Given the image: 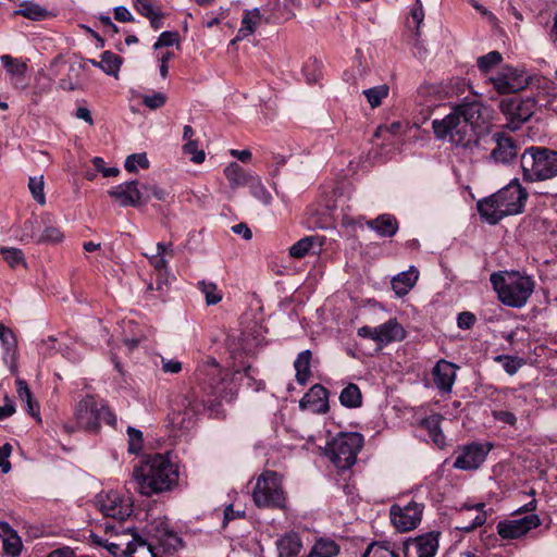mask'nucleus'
<instances>
[{"instance_id":"f257e3e1","label":"nucleus","mask_w":557,"mask_h":557,"mask_svg":"<svg viewBox=\"0 0 557 557\" xmlns=\"http://www.w3.org/2000/svg\"><path fill=\"white\" fill-rule=\"evenodd\" d=\"M486 107L473 100L456 106L444 119L432 122L437 139H448L457 148L470 149L479 144L475 127L485 121Z\"/></svg>"},{"instance_id":"f03ea898","label":"nucleus","mask_w":557,"mask_h":557,"mask_svg":"<svg viewBox=\"0 0 557 557\" xmlns=\"http://www.w3.org/2000/svg\"><path fill=\"white\" fill-rule=\"evenodd\" d=\"M134 488L144 496H151L171 490L178 480V470L168 455L146 456L133 469Z\"/></svg>"},{"instance_id":"7ed1b4c3","label":"nucleus","mask_w":557,"mask_h":557,"mask_svg":"<svg viewBox=\"0 0 557 557\" xmlns=\"http://www.w3.org/2000/svg\"><path fill=\"white\" fill-rule=\"evenodd\" d=\"M527 199L528 191L518 178H513L497 193L479 200L476 208L480 215L494 225L507 215L521 213Z\"/></svg>"},{"instance_id":"20e7f679","label":"nucleus","mask_w":557,"mask_h":557,"mask_svg":"<svg viewBox=\"0 0 557 557\" xmlns=\"http://www.w3.org/2000/svg\"><path fill=\"white\" fill-rule=\"evenodd\" d=\"M490 281L500 302L511 308L524 307L535 289L534 278L525 272L499 271Z\"/></svg>"},{"instance_id":"39448f33","label":"nucleus","mask_w":557,"mask_h":557,"mask_svg":"<svg viewBox=\"0 0 557 557\" xmlns=\"http://www.w3.org/2000/svg\"><path fill=\"white\" fill-rule=\"evenodd\" d=\"M525 182H540L557 176V151L545 147H529L521 156Z\"/></svg>"},{"instance_id":"423d86ee","label":"nucleus","mask_w":557,"mask_h":557,"mask_svg":"<svg viewBox=\"0 0 557 557\" xmlns=\"http://www.w3.org/2000/svg\"><path fill=\"white\" fill-rule=\"evenodd\" d=\"M363 446V436L360 433H341L327 445L332 462L338 469L350 468Z\"/></svg>"},{"instance_id":"0eeeda50","label":"nucleus","mask_w":557,"mask_h":557,"mask_svg":"<svg viewBox=\"0 0 557 557\" xmlns=\"http://www.w3.org/2000/svg\"><path fill=\"white\" fill-rule=\"evenodd\" d=\"M253 502L258 507L284 508L286 497L282 478L273 471L262 473L253 488Z\"/></svg>"},{"instance_id":"6e6552de","label":"nucleus","mask_w":557,"mask_h":557,"mask_svg":"<svg viewBox=\"0 0 557 557\" xmlns=\"http://www.w3.org/2000/svg\"><path fill=\"white\" fill-rule=\"evenodd\" d=\"M102 400L96 399L91 395H87L75 407L74 418L76 426H65L69 432L76 430H85L96 433L101 422Z\"/></svg>"},{"instance_id":"1a4fd4ad","label":"nucleus","mask_w":557,"mask_h":557,"mask_svg":"<svg viewBox=\"0 0 557 557\" xmlns=\"http://www.w3.org/2000/svg\"><path fill=\"white\" fill-rule=\"evenodd\" d=\"M210 400L200 397L196 391L185 395L180 408L169 416L174 430H189L195 423V417L200 413Z\"/></svg>"},{"instance_id":"9d476101","label":"nucleus","mask_w":557,"mask_h":557,"mask_svg":"<svg viewBox=\"0 0 557 557\" xmlns=\"http://www.w3.org/2000/svg\"><path fill=\"white\" fill-rule=\"evenodd\" d=\"M534 108L535 101L531 98L522 99L513 96L504 98L499 102V109L507 119L506 126L511 131L520 128L524 122L529 121L534 113Z\"/></svg>"},{"instance_id":"9b49d317","label":"nucleus","mask_w":557,"mask_h":557,"mask_svg":"<svg viewBox=\"0 0 557 557\" xmlns=\"http://www.w3.org/2000/svg\"><path fill=\"white\" fill-rule=\"evenodd\" d=\"M96 506L103 516L117 521H124L133 512L129 500L123 499L116 492L99 494L96 498Z\"/></svg>"},{"instance_id":"f8f14e48","label":"nucleus","mask_w":557,"mask_h":557,"mask_svg":"<svg viewBox=\"0 0 557 557\" xmlns=\"http://www.w3.org/2000/svg\"><path fill=\"white\" fill-rule=\"evenodd\" d=\"M422 510V505L416 502H410L404 507L393 505L389 510L392 523L399 532L410 531L420 523Z\"/></svg>"},{"instance_id":"ddd939ff","label":"nucleus","mask_w":557,"mask_h":557,"mask_svg":"<svg viewBox=\"0 0 557 557\" xmlns=\"http://www.w3.org/2000/svg\"><path fill=\"white\" fill-rule=\"evenodd\" d=\"M197 380L200 383L201 389L205 394L222 397L223 392V376L222 371L214 359H211L206 364L197 370Z\"/></svg>"},{"instance_id":"4468645a","label":"nucleus","mask_w":557,"mask_h":557,"mask_svg":"<svg viewBox=\"0 0 557 557\" xmlns=\"http://www.w3.org/2000/svg\"><path fill=\"white\" fill-rule=\"evenodd\" d=\"M492 448L491 444L471 443L460 448L459 455L456 457L454 467L460 470H475L486 459Z\"/></svg>"},{"instance_id":"2eb2a0df","label":"nucleus","mask_w":557,"mask_h":557,"mask_svg":"<svg viewBox=\"0 0 557 557\" xmlns=\"http://www.w3.org/2000/svg\"><path fill=\"white\" fill-rule=\"evenodd\" d=\"M108 194L110 197L120 201L123 207H137L150 200V195L143 191V186L138 187L137 181H129L111 188Z\"/></svg>"},{"instance_id":"dca6fc26","label":"nucleus","mask_w":557,"mask_h":557,"mask_svg":"<svg viewBox=\"0 0 557 557\" xmlns=\"http://www.w3.org/2000/svg\"><path fill=\"white\" fill-rule=\"evenodd\" d=\"M541 520L537 515L531 513L525 517L512 520L500 521L497 524V533L503 539H518L530 530L539 527Z\"/></svg>"},{"instance_id":"f3484780","label":"nucleus","mask_w":557,"mask_h":557,"mask_svg":"<svg viewBox=\"0 0 557 557\" xmlns=\"http://www.w3.org/2000/svg\"><path fill=\"white\" fill-rule=\"evenodd\" d=\"M492 139L496 147L491 152V159L498 163H509L516 159L518 145L512 137L504 133H494Z\"/></svg>"},{"instance_id":"a211bd4d","label":"nucleus","mask_w":557,"mask_h":557,"mask_svg":"<svg viewBox=\"0 0 557 557\" xmlns=\"http://www.w3.org/2000/svg\"><path fill=\"white\" fill-rule=\"evenodd\" d=\"M329 392L321 384L313 385L300 399L301 409H310L314 413H325L329 410Z\"/></svg>"},{"instance_id":"6ab92c4d","label":"nucleus","mask_w":557,"mask_h":557,"mask_svg":"<svg viewBox=\"0 0 557 557\" xmlns=\"http://www.w3.org/2000/svg\"><path fill=\"white\" fill-rule=\"evenodd\" d=\"M456 367L453 362L440 360L433 368L432 375L435 386L443 393H450L456 380Z\"/></svg>"},{"instance_id":"aec40b11","label":"nucleus","mask_w":557,"mask_h":557,"mask_svg":"<svg viewBox=\"0 0 557 557\" xmlns=\"http://www.w3.org/2000/svg\"><path fill=\"white\" fill-rule=\"evenodd\" d=\"M440 532H428L404 543L406 549L414 546L418 557H434L438 549Z\"/></svg>"},{"instance_id":"412c9836","label":"nucleus","mask_w":557,"mask_h":557,"mask_svg":"<svg viewBox=\"0 0 557 557\" xmlns=\"http://www.w3.org/2000/svg\"><path fill=\"white\" fill-rule=\"evenodd\" d=\"M296 4V0H269L263 8L264 12L268 13L265 23H276L289 20L294 16V9Z\"/></svg>"},{"instance_id":"4be33fe9","label":"nucleus","mask_w":557,"mask_h":557,"mask_svg":"<svg viewBox=\"0 0 557 557\" xmlns=\"http://www.w3.org/2000/svg\"><path fill=\"white\" fill-rule=\"evenodd\" d=\"M405 337L406 331L396 319H389L385 323L376 326V344L380 347L386 346L393 342H400Z\"/></svg>"},{"instance_id":"5701e85b","label":"nucleus","mask_w":557,"mask_h":557,"mask_svg":"<svg viewBox=\"0 0 557 557\" xmlns=\"http://www.w3.org/2000/svg\"><path fill=\"white\" fill-rule=\"evenodd\" d=\"M367 226L381 237H392L398 231V222L392 214H381L366 222Z\"/></svg>"},{"instance_id":"b1692460","label":"nucleus","mask_w":557,"mask_h":557,"mask_svg":"<svg viewBox=\"0 0 557 557\" xmlns=\"http://www.w3.org/2000/svg\"><path fill=\"white\" fill-rule=\"evenodd\" d=\"M418 277V270L414 267H410L409 270L397 274L392 280L393 290L399 297L407 295L409 290L416 285Z\"/></svg>"},{"instance_id":"393cba45","label":"nucleus","mask_w":557,"mask_h":557,"mask_svg":"<svg viewBox=\"0 0 557 557\" xmlns=\"http://www.w3.org/2000/svg\"><path fill=\"white\" fill-rule=\"evenodd\" d=\"M302 548L297 533H288L276 541L277 557H296Z\"/></svg>"},{"instance_id":"a878e982","label":"nucleus","mask_w":557,"mask_h":557,"mask_svg":"<svg viewBox=\"0 0 557 557\" xmlns=\"http://www.w3.org/2000/svg\"><path fill=\"white\" fill-rule=\"evenodd\" d=\"M0 61L12 79H15L16 83L24 81L28 70L26 62L22 61L21 59L13 58L9 54L1 55Z\"/></svg>"},{"instance_id":"bb28decb","label":"nucleus","mask_w":557,"mask_h":557,"mask_svg":"<svg viewBox=\"0 0 557 557\" xmlns=\"http://www.w3.org/2000/svg\"><path fill=\"white\" fill-rule=\"evenodd\" d=\"M311 359L312 352L309 349H306L298 354L296 360L294 361V368L296 371V381L300 385L307 384L311 376Z\"/></svg>"},{"instance_id":"cd10ccee","label":"nucleus","mask_w":557,"mask_h":557,"mask_svg":"<svg viewBox=\"0 0 557 557\" xmlns=\"http://www.w3.org/2000/svg\"><path fill=\"white\" fill-rule=\"evenodd\" d=\"M224 175L233 189L248 185L252 177L236 162H232L224 169Z\"/></svg>"},{"instance_id":"c85d7f7f","label":"nucleus","mask_w":557,"mask_h":557,"mask_svg":"<svg viewBox=\"0 0 557 557\" xmlns=\"http://www.w3.org/2000/svg\"><path fill=\"white\" fill-rule=\"evenodd\" d=\"M442 417L440 414H432L422 420V426L428 431L433 443L443 448L446 445V438L441 429Z\"/></svg>"},{"instance_id":"c756f323","label":"nucleus","mask_w":557,"mask_h":557,"mask_svg":"<svg viewBox=\"0 0 557 557\" xmlns=\"http://www.w3.org/2000/svg\"><path fill=\"white\" fill-rule=\"evenodd\" d=\"M133 539L126 543L125 553L129 557H156L153 548L150 544L139 537L136 533L132 534Z\"/></svg>"},{"instance_id":"7c9ffc66","label":"nucleus","mask_w":557,"mask_h":557,"mask_svg":"<svg viewBox=\"0 0 557 557\" xmlns=\"http://www.w3.org/2000/svg\"><path fill=\"white\" fill-rule=\"evenodd\" d=\"M338 553L339 546L335 541L321 537L315 541L307 557H335Z\"/></svg>"},{"instance_id":"2f4dec72","label":"nucleus","mask_w":557,"mask_h":557,"mask_svg":"<svg viewBox=\"0 0 557 557\" xmlns=\"http://www.w3.org/2000/svg\"><path fill=\"white\" fill-rule=\"evenodd\" d=\"M16 386H17V395H18V398L23 401L26 403V410L27 412L37 418L38 420H40V417H39V405L36 400H34L33 398V395H32V392L26 383V381H24L23 379H17L16 380Z\"/></svg>"},{"instance_id":"473e14b6","label":"nucleus","mask_w":557,"mask_h":557,"mask_svg":"<svg viewBox=\"0 0 557 557\" xmlns=\"http://www.w3.org/2000/svg\"><path fill=\"white\" fill-rule=\"evenodd\" d=\"M14 15H22L32 21H41L48 16V10L37 3L24 1L20 4V9L15 10Z\"/></svg>"},{"instance_id":"72a5a7b5","label":"nucleus","mask_w":557,"mask_h":557,"mask_svg":"<svg viewBox=\"0 0 557 557\" xmlns=\"http://www.w3.org/2000/svg\"><path fill=\"white\" fill-rule=\"evenodd\" d=\"M339 401L346 408H358L362 404V395L358 385L349 383L339 394Z\"/></svg>"},{"instance_id":"f704fd0d","label":"nucleus","mask_w":557,"mask_h":557,"mask_svg":"<svg viewBox=\"0 0 557 557\" xmlns=\"http://www.w3.org/2000/svg\"><path fill=\"white\" fill-rule=\"evenodd\" d=\"M122 65V59L117 54L111 51H104L101 54L99 61V67L108 75L117 77L120 67Z\"/></svg>"},{"instance_id":"c9c22d12","label":"nucleus","mask_w":557,"mask_h":557,"mask_svg":"<svg viewBox=\"0 0 557 557\" xmlns=\"http://www.w3.org/2000/svg\"><path fill=\"white\" fill-rule=\"evenodd\" d=\"M1 537L4 553L11 557L20 556L23 547L20 536L11 529L8 533H2Z\"/></svg>"},{"instance_id":"e433bc0d","label":"nucleus","mask_w":557,"mask_h":557,"mask_svg":"<svg viewBox=\"0 0 557 557\" xmlns=\"http://www.w3.org/2000/svg\"><path fill=\"white\" fill-rule=\"evenodd\" d=\"M389 88L387 85H379L362 91L371 108L381 106L382 100L388 96Z\"/></svg>"},{"instance_id":"4c0bfd02","label":"nucleus","mask_w":557,"mask_h":557,"mask_svg":"<svg viewBox=\"0 0 557 557\" xmlns=\"http://www.w3.org/2000/svg\"><path fill=\"white\" fill-rule=\"evenodd\" d=\"M198 288L205 295L208 306L216 305L222 300V294L215 283L200 281L198 282Z\"/></svg>"},{"instance_id":"58836bf2","label":"nucleus","mask_w":557,"mask_h":557,"mask_svg":"<svg viewBox=\"0 0 557 557\" xmlns=\"http://www.w3.org/2000/svg\"><path fill=\"white\" fill-rule=\"evenodd\" d=\"M250 194L259 200L263 205H270L272 201V196L261 183L259 177H251L250 183L248 184Z\"/></svg>"},{"instance_id":"ea45409f","label":"nucleus","mask_w":557,"mask_h":557,"mask_svg":"<svg viewBox=\"0 0 557 557\" xmlns=\"http://www.w3.org/2000/svg\"><path fill=\"white\" fill-rule=\"evenodd\" d=\"M362 557H398V555L387 543H372Z\"/></svg>"},{"instance_id":"a19ab883","label":"nucleus","mask_w":557,"mask_h":557,"mask_svg":"<svg viewBox=\"0 0 557 557\" xmlns=\"http://www.w3.org/2000/svg\"><path fill=\"white\" fill-rule=\"evenodd\" d=\"M315 239L317 238L312 237V236H308V237H304V238L299 239L297 243H295L289 248V255L293 258H297V259L305 257L313 248V244H314Z\"/></svg>"},{"instance_id":"79ce46f5","label":"nucleus","mask_w":557,"mask_h":557,"mask_svg":"<svg viewBox=\"0 0 557 557\" xmlns=\"http://www.w3.org/2000/svg\"><path fill=\"white\" fill-rule=\"evenodd\" d=\"M498 94H509L516 90L511 76L507 73H499L490 78Z\"/></svg>"},{"instance_id":"37998d69","label":"nucleus","mask_w":557,"mask_h":557,"mask_svg":"<svg viewBox=\"0 0 557 557\" xmlns=\"http://www.w3.org/2000/svg\"><path fill=\"white\" fill-rule=\"evenodd\" d=\"M484 507H485L484 503H479V504H475V505L469 506V507L467 506V509H469V510L475 509L479 512L471 523L466 524V525H460V527H458V529L461 531H465V532H470V531L474 530L475 528L483 525L487 519V512L485 510H483Z\"/></svg>"},{"instance_id":"c03bdc74","label":"nucleus","mask_w":557,"mask_h":557,"mask_svg":"<svg viewBox=\"0 0 557 557\" xmlns=\"http://www.w3.org/2000/svg\"><path fill=\"white\" fill-rule=\"evenodd\" d=\"M0 253L3 256L4 260L9 263L11 268H15L17 265L26 267L24 253L21 249L13 247H3L0 249Z\"/></svg>"},{"instance_id":"a18cd8bd","label":"nucleus","mask_w":557,"mask_h":557,"mask_svg":"<svg viewBox=\"0 0 557 557\" xmlns=\"http://www.w3.org/2000/svg\"><path fill=\"white\" fill-rule=\"evenodd\" d=\"M138 166L141 169L149 168V161L145 152L129 154L125 160L124 168L126 171L135 173Z\"/></svg>"},{"instance_id":"49530a36","label":"nucleus","mask_w":557,"mask_h":557,"mask_svg":"<svg viewBox=\"0 0 557 557\" xmlns=\"http://www.w3.org/2000/svg\"><path fill=\"white\" fill-rule=\"evenodd\" d=\"M0 341L7 354L14 352L16 349V338L13 331L0 323Z\"/></svg>"},{"instance_id":"de8ad7c7","label":"nucleus","mask_w":557,"mask_h":557,"mask_svg":"<svg viewBox=\"0 0 557 557\" xmlns=\"http://www.w3.org/2000/svg\"><path fill=\"white\" fill-rule=\"evenodd\" d=\"M44 176L29 177L28 188L32 193L33 198L39 203H46V197L44 193Z\"/></svg>"},{"instance_id":"09e8293b","label":"nucleus","mask_w":557,"mask_h":557,"mask_svg":"<svg viewBox=\"0 0 557 557\" xmlns=\"http://www.w3.org/2000/svg\"><path fill=\"white\" fill-rule=\"evenodd\" d=\"M502 60V54L498 51H491L485 55L478 58L476 64L482 72H487L493 66L499 64Z\"/></svg>"},{"instance_id":"8fccbe9b","label":"nucleus","mask_w":557,"mask_h":557,"mask_svg":"<svg viewBox=\"0 0 557 557\" xmlns=\"http://www.w3.org/2000/svg\"><path fill=\"white\" fill-rule=\"evenodd\" d=\"M258 21H255L248 13L244 11L242 26L237 32L236 39H244L255 33Z\"/></svg>"},{"instance_id":"3c124183","label":"nucleus","mask_w":557,"mask_h":557,"mask_svg":"<svg viewBox=\"0 0 557 557\" xmlns=\"http://www.w3.org/2000/svg\"><path fill=\"white\" fill-rule=\"evenodd\" d=\"M127 435H128V451L132 454L139 453L143 447V433L133 426H128Z\"/></svg>"},{"instance_id":"603ef678","label":"nucleus","mask_w":557,"mask_h":557,"mask_svg":"<svg viewBox=\"0 0 557 557\" xmlns=\"http://www.w3.org/2000/svg\"><path fill=\"white\" fill-rule=\"evenodd\" d=\"M495 360L502 362L504 370L510 375H513L521 367V359L518 357L499 355Z\"/></svg>"},{"instance_id":"864d4df0","label":"nucleus","mask_w":557,"mask_h":557,"mask_svg":"<svg viewBox=\"0 0 557 557\" xmlns=\"http://www.w3.org/2000/svg\"><path fill=\"white\" fill-rule=\"evenodd\" d=\"M143 103L151 109L157 110L161 107H163L166 102V95L163 92H154L152 95H144L141 97Z\"/></svg>"},{"instance_id":"5fc2aeb1","label":"nucleus","mask_w":557,"mask_h":557,"mask_svg":"<svg viewBox=\"0 0 557 557\" xmlns=\"http://www.w3.org/2000/svg\"><path fill=\"white\" fill-rule=\"evenodd\" d=\"M184 153L191 156V161L199 164L205 161V151L198 149V145L196 140H188L183 146Z\"/></svg>"},{"instance_id":"6e6d98bb","label":"nucleus","mask_w":557,"mask_h":557,"mask_svg":"<svg viewBox=\"0 0 557 557\" xmlns=\"http://www.w3.org/2000/svg\"><path fill=\"white\" fill-rule=\"evenodd\" d=\"M178 33L177 32H163L158 37V40L153 45V49L158 50L162 47L173 46L178 41Z\"/></svg>"},{"instance_id":"4d7b16f0","label":"nucleus","mask_w":557,"mask_h":557,"mask_svg":"<svg viewBox=\"0 0 557 557\" xmlns=\"http://www.w3.org/2000/svg\"><path fill=\"white\" fill-rule=\"evenodd\" d=\"M62 233L58 227L48 226L44 230L41 236L38 238V243H58L62 240Z\"/></svg>"},{"instance_id":"13d9d810","label":"nucleus","mask_w":557,"mask_h":557,"mask_svg":"<svg viewBox=\"0 0 557 557\" xmlns=\"http://www.w3.org/2000/svg\"><path fill=\"white\" fill-rule=\"evenodd\" d=\"M134 8L147 18H150L159 10L153 7L151 0H135Z\"/></svg>"},{"instance_id":"bf43d9fd","label":"nucleus","mask_w":557,"mask_h":557,"mask_svg":"<svg viewBox=\"0 0 557 557\" xmlns=\"http://www.w3.org/2000/svg\"><path fill=\"white\" fill-rule=\"evenodd\" d=\"M11 453H12L11 444L5 443L0 447V469L3 473H8L11 470V463L8 460Z\"/></svg>"},{"instance_id":"052dcab7","label":"nucleus","mask_w":557,"mask_h":557,"mask_svg":"<svg viewBox=\"0 0 557 557\" xmlns=\"http://www.w3.org/2000/svg\"><path fill=\"white\" fill-rule=\"evenodd\" d=\"M92 164L95 165L96 170L100 172L104 177L116 176L120 173V170L117 168L104 166V161L100 157H95L92 159Z\"/></svg>"},{"instance_id":"680f3d73","label":"nucleus","mask_w":557,"mask_h":557,"mask_svg":"<svg viewBox=\"0 0 557 557\" xmlns=\"http://www.w3.org/2000/svg\"><path fill=\"white\" fill-rule=\"evenodd\" d=\"M143 191H146L151 197H154L158 200L165 201L169 197V191L164 188H161L157 185H143Z\"/></svg>"},{"instance_id":"e2e57ef3","label":"nucleus","mask_w":557,"mask_h":557,"mask_svg":"<svg viewBox=\"0 0 557 557\" xmlns=\"http://www.w3.org/2000/svg\"><path fill=\"white\" fill-rule=\"evenodd\" d=\"M475 320V315L472 312L463 311L458 314L457 324L462 330H469L474 325Z\"/></svg>"},{"instance_id":"0e129e2a","label":"nucleus","mask_w":557,"mask_h":557,"mask_svg":"<svg viewBox=\"0 0 557 557\" xmlns=\"http://www.w3.org/2000/svg\"><path fill=\"white\" fill-rule=\"evenodd\" d=\"M492 416L495 420L499 421V422H503V423H506V424H509V425H515L517 423V418L516 416L510 412V411H506V410H494L492 412Z\"/></svg>"},{"instance_id":"69168bd1","label":"nucleus","mask_w":557,"mask_h":557,"mask_svg":"<svg viewBox=\"0 0 557 557\" xmlns=\"http://www.w3.org/2000/svg\"><path fill=\"white\" fill-rule=\"evenodd\" d=\"M162 370L165 373H178L182 370V363L178 360L161 359Z\"/></svg>"},{"instance_id":"338daca9","label":"nucleus","mask_w":557,"mask_h":557,"mask_svg":"<svg viewBox=\"0 0 557 557\" xmlns=\"http://www.w3.org/2000/svg\"><path fill=\"white\" fill-rule=\"evenodd\" d=\"M147 257L149 259L150 264L153 267L154 270L159 272V274H161L162 271L166 270L168 261L163 256H159L156 253Z\"/></svg>"},{"instance_id":"774afa93","label":"nucleus","mask_w":557,"mask_h":557,"mask_svg":"<svg viewBox=\"0 0 557 557\" xmlns=\"http://www.w3.org/2000/svg\"><path fill=\"white\" fill-rule=\"evenodd\" d=\"M114 18L119 22H132L134 21L129 10L124 5L114 8Z\"/></svg>"}]
</instances>
